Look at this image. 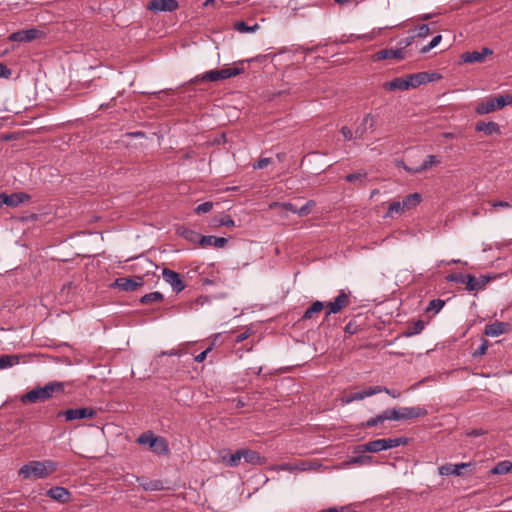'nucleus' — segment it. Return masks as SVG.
<instances>
[{"mask_svg": "<svg viewBox=\"0 0 512 512\" xmlns=\"http://www.w3.org/2000/svg\"><path fill=\"white\" fill-rule=\"evenodd\" d=\"M58 467V462L53 460H33L23 465L19 469L18 474L24 480L29 479L31 477L43 479L57 471Z\"/></svg>", "mask_w": 512, "mask_h": 512, "instance_id": "nucleus-1", "label": "nucleus"}, {"mask_svg": "<svg viewBox=\"0 0 512 512\" xmlns=\"http://www.w3.org/2000/svg\"><path fill=\"white\" fill-rule=\"evenodd\" d=\"M64 392V383L58 381H52L44 386H38L34 389L30 390L26 394L21 397V402L26 403H39L44 402L53 397L55 393H63Z\"/></svg>", "mask_w": 512, "mask_h": 512, "instance_id": "nucleus-2", "label": "nucleus"}, {"mask_svg": "<svg viewBox=\"0 0 512 512\" xmlns=\"http://www.w3.org/2000/svg\"><path fill=\"white\" fill-rule=\"evenodd\" d=\"M244 72L243 67L234 66L222 69H214L205 72L202 75L196 76L193 80L194 83L198 82H217L220 80H225L237 75H240Z\"/></svg>", "mask_w": 512, "mask_h": 512, "instance_id": "nucleus-3", "label": "nucleus"}, {"mask_svg": "<svg viewBox=\"0 0 512 512\" xmlns=\"http://www.w3.org/2000/svg\"><path fill=\"white\" fill-rule=\"evenodd\" d=\"M387 418L389 420L401 421V420H410L414 418L424 417L428 414V411L424 407L415 406V407H399V408H391L386 409Z\"/></svg>", "mask_w": 512, "mask_h": 512, "instance_id": "nucleus-4", "label": "nucleus"}, {"mask_svg": "<svg viewBox=\"0 0 512 512\" xmlns=\"http://www.w3.org/2000/svg\"><path fill=\"white\" fill-rule=\"evenodd\" d=\"M97 415V411L90 407L71 408L57 413V418L64 419L66 422H72L80 419H92Z\"/></svg>", "mask_w": 512, "mask_h": 512, "instance_id": "nucleus-5", "label": "nucleus"}, {"mask_svg": "<svg viewBox=\"0 0 512 512\" xmlns=\"http://www.w3.org/2000/svg\"><path fill=\"white\" fill-rule=\"evenodd\" d=\"M144 285V276H134L132 278L127 277H119L115 279L113 283H111V288H117L122 291L130 292L135 291L139 287Z\"/></svg>", "mask_w": 512, "mask_h": 512, "instance_id": "nucleus-6", "label": "nucleus"}, {"mask_svg": "<svg viewBox=\"0 0 512 512\" xmlns=\"http://www.w3.org/2000/svg\"><path fill=\"white\" fill-rule=\"evenodd\" d=\"M351 293L346 292L345 290H340L339 294L335 297L333 301H329L326 303L327 313L326 316L330 314H337L343 308L347 307L350 304Z\"/></svg>", "mask_w": 512, "mask_h": 512, "instance_id": "nucleus-7", "label": "nucleus"}, {"mask_svg": "<svg viewBox=\"0 0 512 512\" xmlns=\"http://www.w3.org/2000/svg\"><path fill=\"white\" fill-rule=\"evenodd\" d=\"M43 36V31L36 28H31L27 30H19L17 32H14L9 35L8 39L9 41L14 42H30Z\"/></svg>", "mask_w": 512, "mask_h": 512, "instance_id": "nucleus-8", "label": "nucleus"}, {"mask_svg": "<svg viewBox=\"0 0 512 512\" xmlns=\"http://www.w3.org/2000/svg\"><path fill=\"white\" fill-rule=\"evenodd\" d=\"M147 8L154 12H173L179 8L176 0H150Z\"/></svg>", "mask_w": 512, "mask_h": 512, "instance_id": "nucleus-9", "label": "nucleus"}, {"mask_svg": "<svg viewBox=\"0 0 512 512\" xmlns=\"http://www.w3.org/2000/svg\"><path fill=\"white\" fill-rule=\"evenodd\" d=\"M163 279L171 285L174 292L179 293L184 290L185 284L179 273L168 268L162 270Z\"/></svg>", "mask_w": 512, "mask_h": 512, "instance_id": "nucleus-10", "label": "nucleus"}, {"mask_svg": "<svg viewBox=\"0 0 512 512\" xmlns=\"http://www.w3.org/2000/svg\"><path fill=\"white\" fill-rule=\"evenodd\" d=\"M407 57V51L403 48L396 49H382L373 55V60L380 61L386 59L403 60Z\"/></svg>", "mask_w": 512, "mask_h": 512, "instance_id": "nucleus-11", "label": "nucleus"}, {"mask_svg": "<svg viewBox=\"0 0 512 512\" xmlns=\"http://www.w3.org/2000/svg\"><path fill=\"white\" fill-rule=\"evenodd\" d=\"M469 466H471V463H458V464L446 463L444 465H441L438 468V473L441 476H449V475L461 476V475H463L462 470Z\"/></svg>", "mask_w": 512, "mask_h": 512, "instance_id": "nucleus-12", "label": "nucleus"}, {"mask_svg": "<svg viewBox=\"0 0 512 512\" xmlns=\"http://www.w3.org/2000/svg\"><path fill=\"white\" fill-rule=\"evenodd\" d=\"M436 74H429L427 72H419L416 74H410L407 76L408 85L410 88H417L422 84L429 83L435 79Z\"/></svg>", "mask_w": 512, "mask_h": 512, "instance_id": "nucleus-13", "label": "nucleus"}, {"mask_svg": "<svg viewBox=\"0 0 512 512\" xmlns=\"http://www.w3.org/2000/svg\"><path fill=\"white\" fill-rule=\"evenodd\" d=\"M493 51L488 48L484 47L481 49V51H472V52H466L462 55V59L465 63H475V62H483L485 58L489 55H492Z\"/></svg>", "mask_w": 512, "mask_h": 512, "instance_id": "nucleus-14", "label": "nucleus"}, {"mask_svg": "<svg viewBox=\"0 0 512 512\" xmlns=\"http://www.w3.org/2000/svg\"><path fill=\"white\" fill-rule=\"evenodd\" d=\"M385 445H384V439H377L373 441H369L365 444L358 445L354 452L356 453H363V452H371V453H377L380 451H384Z\"/></svg>", "mask_w": 512, "mask_h": 512, "instance_id": "nucleus-15", "label": "nucleus"}, {"mask_svg": "<svg viewBox=\"0 0 512 512\" xmlns=\"http://www.w3.org/2000/svg\"><path fill=\"white\" fill-rule=\"evenodd\" d=\"M375 127V119L372 114L368 113L362 119V122L355 129V139H362L368 129L373 130Z\"/></svg>", "mask_w": 512, "mask_h": 512, "instance_id": "nucleus-16", "label": "nucleus"}, {"mask_svg": "<svg viewBox=\"0 0 512 512\" xmlns=\"http://www.w3.org/2000/svg\"><path fill=\"white\" fill-rule=\"evenodd\" d=\"M46 494L51 499L60 503H67L71 498L70 492L66 488L60 486L50 488Z\"/></svg>", "mask_w": 512, "mask_h": 512, "instance_id": "nucleus-17", "label": "nucleus"}, {"mask_svg": "<svg viewBox=\"0 0 512 512\" xmlns=\"http://www.w3.org/2000/svg\"><path fill=\"white\" fill-rule=\"evenodd\" d=\"M30 199V196L26 193H13L11 195H7L3 193L2 202L6 204L9 207H16L19 204L28 201Z\"/></svg>", "mask_w": 512, "mask_h": 512, "instance_id": "nucleus-18", "label": "nucleus"}, {"mask_svg": "<svg viewBox=\"0 0 512 512\" xmlns=\"http://www.w3.org/2000/svg\"><path fill=\"white\" fill-rule=\"evenodd\" d=\"M220 459L229 467H237L241 461L240 449L236 450L234 453H230L228 450L221 451Z\"/></svg>", "mask_w": 512, "mask_h": 512, "instance_id": "nucleus-19", "label": "nucleus"}, {"mask_svg": "<svg viewBox=\"0 0 512 512\" xmlns=\"http://www.w3.org/2000/svg\"><path fill=\"white\" fill-rule=\"evenodd\" d=\"M228 240L225 237H217L213 235L201 236L200 245L202 247L213 246L216 248H223L226 246Z\"/></svg>", "mask_w": 512, "mask_h": 512, "instance_id": "nucleus-20", "label": "nucleus"}, {"mask_svg": "<svg viewBox=\"0 0 512 512\" xmlns=\"http://www.w3.org/2000/svg\"><path fill=\"white\" fill-rule=\"evenodd\" d=\"M150 449L158 455L169 454V447H168L167 440L161 436H156L152 440Z\"/></svg>", "mask_w": 512, "mask_h": 512, "instance_id": "nucleus-21", "label": "nucleus"}, {"mask_svg": "<svg viewBox=\"0 0 512 512\" xmlns=\"http://www.w3.org/2000/svg\"><path fill=\"white\" fill-rule=\"evenodd\" d=\"M508 324L504 322H494L486 325L484 334L490 337H497L507 331Z\"/></svg>", "mask_w": 512, "mask_h": 512, "instance_id": "nucleus-22", "label": "nucleus"}, {"mask_svg": "<svg viewBox=\"0 0 512 512\" xmlns=\"http://www.w3.org/2000/svg\"><path fill=\"white\" fill-rule=\"evenodd\" d=\"M383 88L385 90H389V91L408 90L409 89L408 79H407V77L406 78H402V77L394 78L391 81L385 82L383 84Z\"/></svg>", "mask_w": 512, "mask_h": 512, "instance_id": "nucleus-23", "label": "nucleus"}, {"mask_svg": "<svg viewBox=\"0 0 512 512\" xmlns=\"http://www.w3.org/2000/svg\"><path fill=\"white\" fill-rule=\"evenodd\" d=\"M421 201H422L421 194L415 192V193L405 196L403 198V200L400 202L406 212V211L416 208L421 203Z\"/></svg>", "mask_w": 512, "mask_h": 512, "instance_id": "nucleus-24", "label": "nucleus"}, {"mask_svg": "<svg viewBox=\"0 0 512 512\" xmlns=\"http://www.w3.org/2000/svg\"><path fill=\"white\" fill-rule=\"evenodd\" d=\"M475 130L478 132H483L486 135H491L494 133H500V126L496 122L480 121V122L476 123Z\"/></svg>", "mask_w": 512, "mask_h": 512, "instance_id": "nucleus-25", "label": "nucleus"}, {"mask_svg": "<svg viewBox=\"0 0 512 512\" xmlns=\"http://www.w3.org/2000/svg\"><path fill=\"white\" fill-rule=\"evenodd\" d=\"M241 459L243 458L246 463L249 464H262V457L253 450L240 449Z\"/></svg>", "mask_w": 512, "mask_h": 512, "instance_id": "nucleus-26", "label": "nucleus"}, {"mask_svg": "<svg viewBox=\"0 0 512 512\" xmlns=\"http://www.w3.org/2000/svg\"><path fill=\"white\" fill-rule=\"evenodd\" d=\"M439 164L440 160L435 155H428L421 165L415 167L414 173H421Z\"/></svg>", "mask_w": 512, "mask_h": 512, "instance_id": "nucleus-27", "label": "nucleus"}, {"mask_svg": "<svg viewBox=\"0 0 512 512\" xmlns=\"http://www.w3.org/2000/svg\"><path fill=\"white\" fill-rule=\"evenodd\" d=\"M178 233L183 237L185 238L186 240L192 242V243H199L200 244V240H201V234H199L198 232L196 231H193L189 228H186V227H181L178 229Z\"/></svg>", "mask_w": 512, "mask_h": 512, "instance_id": "nucleus-28", "label": "nucleus"}, {"mask_svg": "<svg viewBox=\"0 0 512 512\" xmlns=\"http://www.w3.org/2000/svg\"><path fill=\"white\" fill-rule=\"evenodd\" d=\"M326 307V304H324L321 301H315L311 304L310 307L306 309L302 316V320H308L311 319L315 314L321 312L323 308Z\"/></svg>", "mask_w": 512, "mask_h": 512, "instance_id": "nucleus-29", "label": "nucleus"}, {"mask_svg": "<svg viewBox=\"0 0 512 512\" xmlns=\"http://www.w3.org/2000/svg\"><path fill=\"white\" fill-rule=\"evenodd\" d=\"M512 471V462L508 460L498 462L491 470V474L502 475Z\"/></svg>", "mask_w": 512, "mask_h": 512, "instance_id": "nucleus-30", "label": "nucleus"}, {"mask_svg": "<svg viewBox=\"0 0 512 512\" xmlns=\"http://www.w3.org/2000/svg\"><path fill=\"white\" fill-rule=\"evenodd\" d=\"M495 110H497V109H496L495 104L491 98L488 99L486 102L479 103L475 107V112L478 115L489 114V113L494 112Z\"/></svg>", "mask_w": 512, "mask_h": 512, "instance_id": "nucleus-31", "label": "nucleus"}, {"mask_svg": "<svg viewBox=\"0 0 512 512\" xmlns=\"http://www.w3.org/2000/svg\"><path fill=\"white\" fill-rule=\"evenodd\" d=\"M405 212L400 201L390 202L385 213L386 218H394L395 215H401Z\"/></svg>", "mask_w": 512, "mask_h": 512, "instance_id": "nucleus-32", "label": "nucleus"}, {"mask_svg": "<svg viewBox=\"0 0 512 512\" xmlns=\"http://www.w3.org/2000/svg\"><path fill=\"white\" fill-rule=\"evenodd\" d=\"M20 362V356L18 355H2L0 356V369H6L13 367Z\"/></svg>", "mask_w": 512, "mask_h": 512, "instance_id": "nucleus-33", "label": "nucleus"}, {"mask_svg": "<svg viewBox=\"0 0 512 512\" xmlns=\"http://www.w3.org/2000/svg\"><path fill=\"white\" fill-rule=\"evenodd\" d=\"M425 327V324L422 320H417L412 325H410L403 333L402 335L405 337H411L414 335H417L423 331Z\"/></svg>", "mask_w": 512, "mask_h": 512, "instance_id": "nucleus-34", "label": "nucleus"}, {"mask_svg": "<svg viewBox=\"0 0 512 512\" xmlns=\"http://www.w3.org/2000/svg\"><path fill=\"white\" fill-rule=\"evenodd\" d=\"M386 416H388V415H387L386 410H384L381 414H379L375 417H372V418L368 419L366 422L362 423L361 428H371L380 423H383L385 420H389V418H387Z\"/></svg>", "mask_w": 512, "mask_h": 512, "instance_id": "nucleus-35", "label": "nucleus"}, {"mask_svg": "<svg viewBox=\"0 0 512 512\" xmlns=\"http://www.w3.org/2000/svg\"><path fill=\"white\" fill-rule=\"evenodd\" d=\"M367 179V172L364 170H359L355 173L348 174L345 177V180L350 183H358L362 185L364 181Z\"/></svg>", "mask_w": 512, "mask_h": 512, "instance_id": "nucleus-36", "label": "nucleus"}, {"mask_svg": "<svg viewBox=\"0 0 512 512\" xmlns=\"http://www.w3.org/2000/svg\"><path fill=\"white\" fill-rule=\"evenodd\" d=\"M234 29L240 33H252L259 29V25L257 23L248 25L244 21H237L234 23Z\"/></svg>", "mask_w": 512, "mask_h": 512, "instance_id": "nucleus-37", "label": "nucleus"}, {"mask_svg": "<svg viewBox=\"0 0 512 512\" xmlns=\"http://www.w3.org/2000/svg\"><path fill=\"white\" fill-rule=\"evenodd\" d=\"M163 300V294L160 292H151L141 297L140 302L144 305L152 302H161Z\"/></svg>", "mask_w": 512, "mask_h": 512, "instance_id": "nucleus-38", "label": "nucleus"}, {"mask_svg": "<svg viewBox=\"0 0 512 512\" xmlns=\"http://www.w3.org/2000/svg\"><path fill=\"white\" fill-rule=\"evenodd\" d=\"M371 463H372V457L367 456V455L354 456L345 462L346 465H350V464L368 465Z\"/></svg>", "mask_w": 512, "mask_h": 512, "instance_id": "nucleus-39", "label": "nucleus"}, {"mask_svg": "<svg viewBox=\"0 0 512 512\" xmlns=\"http://www.w3.org/2000/svg\"><path fill=\"white\" fill-rule=\"evenodd\" d=\"M495 104L496 109H501L506 105L512 104V95L497 96L491 98Z\"/></svg>", "mask_w": 512, "mask_h": 512, "instance_id": "nucleus-40", "label": "nucleus"}, {"mask_svg": "<svg viewBox=\"0 0 512 512\" xmlns=\"http://www.w3.org/2000/svg\"><path fill=\"white\" fill-rule=\"evenodd\" d=\"M384 439V445H385V449L388 450V449H391V448H395V447H398L400 445H405L407 443V439L406 438H383Z\"/></svg>", "mask_w": 512, "mask_h": 512, "instance_id": "nucleus-41", "label": "nucleus"}, {"mask_svg": "<svg viewBox=\"0 0 512 512\" xmlns=\"http://www.w3.org/2000/svg\"><path fill=\"white\" fill-rule=\"evenodd\" d=\"M466 288L469 291L479 290L481 288L480 282L471 274H466Z\"/></svg>", "mask_w": 512, "mask_h": 512, "instance_id": "nucleus-42", "label": "nucleus"}, {"mask_svg": "<svg viewBox=\"0 0 512 512\" xmlns=\"http://www.w3.org/2000/svg\"><path fill=\"white\" fill-rule=\"evenodd\" d=\"M213 222H214L215 227H219V226L233 227V226H235L234 220L229 215H224L220 218H215L213 220Z\"/></svg>", "mask_w": 512, "mask_h": 512, "instance_id": "nucleus-43", "label": "nucleus"}, {"mask_svg": "<svg viewBox=\"0 0 512 512\" xmlns=\"http://www.w3.org/2000/svg\"><path fill=\"white\" fill-rule=\"evenodd\" d=\"M364 399V395L362 394V391L351 393L349 395L341 397V402L343 404H350L353 401H360Z\"/></svg>", "mask_w": 512, "mask_h": 512, "instance_id": "nucleus-44", "label": "nucleus"}, {"mask_svg": "<svg viewBox=\"0 0 512 512\" xmlns=\"http://www.w3.org/2000/svg\"><path fill=\"white\" fill-rule=\"evenodd\" d=\"M316 203L313 200L307 201L303 206L299 207L298 215L303 217L307 216L311 213L312 209L315 207Z\"/></svg>", "mask_w": 512, "mask_h": 512, "instance_id": "nucleus-45", "label": "nucleus"}, {"mask_svg": "<svg viewBox=\"0 0 512 512\" xmlns=\"http://www.w3.org/2000/svg\"><path fill=\"white\" fill-rule=\"evenodd\" d=\"M155 437L156 436L152 432H144L138 437L137 442L140 445H148L150 447L151 442Z\"/></svg>", "mask_w": 512, "mask_h": 512, "instance_id": "nucleus-46", "label": "nucleus"}, {"mask_svg": "<svg viewBox=\"0 0 512 512\" xmlns=\"http://www.w3.org/2000/svg\"><path fill=\"white\" fill-rule=\"evenodd\" d=\"M442 39V36L441 35H436L435 37H433V39L429 42L428 45H425L423 46L421 49H420V53L422 54H425L427 52H429L431 49H433L434 47H436L440 41Z\"/></svg>", "mask_w": 512, "mask_h": 512, "instance_id": "nucleus-47", "label": "nucleus"}, {"mask_svg": "<svg viewBox=\"0 0 512 512\" xmlns=\"http://www.w3.org/2000/svg\"><path fill=\"white\" fill-rule=\"evenodd\" d=\"M445 302L441 299L431 300L428 304L427 311L438 313L444 306Z\"/></svg>", "mask_w": 512, "mask_h": 512, "instance_id": "nucleus-48", "label": "nucleus"}, {"mask_svg": "<svg viewBox=\"0 0 512 512\" xmlns=\"http://www.w3.org/2000/svg\"><path fill=\"white\" fill-rule=\"evenodd\" d=\"M415 31H416V34H414L413 36L424 38L430 34V27L428 24H422V25L418 26L415 29Z\"/></svg>", "mask_w": 512, "mask_h": 512, "instance_id": "nucleus-49", "label": "nucleus"}, {"mask_svg": "<svg viewBox=\"0 0 512 512\" xmlns=\"http://www.w3.org/2000/svg\"><path fill=\"white\" fill-rule=\"evenodd\" d=\"M489 347V342L485 339L482 340L481 345L473 352V357L477 358L484 355Z\"/></svg>", "mask_w": 512, "mask_h": 512, "instance_id": "nucleus-50", "label": "nucleus"}, {"mask_svg": "<svg viewBox=\"0 0 512 512\" xmlns=\"http://www.w3.org/2000/svg\"><path fill=\"white\" fill-rule=\"evenodd\" d=\"M213 208V203L212 202H204L202 204H199L196 208H195V212L197 214H202V213H208L212 210Z\"/></svg>", "mask_w": 512, "mask_h": 512, "instance_id": "nucleus-51", "label": "nucleus"}, {"mask_svg": "<svg viewBox=\"0 0 512 512\" xmlns=\"http://www.w3.org/2000/svg\"><path fill=\"white\" fill-rule=\"evenodd\" d=\"M383 392L382 386H372L362 391L364 398Z\"/></svg>", "mask_w": 512, "mask_h": 512, "instance_id": "nucleus-52", "label": "nucleus"}, {"mask_svg": "<svg viewBox=\"0 0 512 512\" xmlns=\"http://www.w3.org/2000/svg\"><path fill=\"white\" fill-rule=\"evenodd\" d=\"M270 163H272V158H260L256 163L253 164L254 169H264Z\"/></svg>", "mask_w": 512, "mask_h": 512, "instance_id": "nucleus-53", "label": "nucleus"}, {"mask_svg": "<svg viewBox=\"0 0 512 512\" xmlns=\"http://www.w3.org/2000/svg\"><path fill=\"white\" fill-rule=\"evenodd\" d=\"M277 470H283V471H294V470H304V467H299L296 465H293L291 463H283L276 468Z\"/></svg>", "mask_w": 512, "mask_h": 512, "instance_id": "nucleus-54", "label": "nucleus"}, {"mask_svg": "<svg viewBox=\"0 0 512 512\" xmlns=\"http://www.w3.org/2000/svg\"><path fill=\"white\" fill-rule=\"evenodd\" d=\"M414 39H415V36H413V35L401 39L398 42L399 48H403V50H406V48L409 47L413 43Z\"/></svg>", "mask_w": 512, "mask_h": 512, "instance_id": "nucleus-55", "label": "nucleus"}, {"mask_svg": "<svg viewBox=\"0 0 512 512\" xmlns=\"http://www.w3.org/2000/svg\"><path fill=\"white\" fill-rule=\"evenodd\" d=\"M341 133H342L344 139L347 141H350L353 138H355V132L353 133L352 130L347 126H343L341 128Z\"/></svg>", "mask_w": 512, "mask_h": 512, "instance_id": "nucleus-56", "label": "nucleus"}, {"mask_svg": "<svg viewBox=\"0 0 512 512\" xmlns=\"http://www.w3.org/2000/svg\"><path fill=\"white\" fill-rule=\"evenodd\" d=\"M465 275L466 274H461V273H458V274H451L448 279L451 280V281H454L456 283H460V284H466V278H465Z\"/></svg>", "mask_w": 512, "mask_h": 512, "instance_id": "nucleus-57", "label": "nucleus"}, {"mask_svg": "<svg viewBox=\"0 0 512 512\" xmlns=\"http://www.w3.org/2000/svg\"><path fill=\"white\" fill-rule=\"evenodd\" d=\"M11 76V70L3 63H0V77L8 79Z\"/></svg>", "mask_w": 512, "mask_h": 512, "instance_id": "nucleus-58", "label": "nucleus"}, {"mask_svg": "<svg viewBox=\"0 0 512 512\" xmlns=\"http://www.w3.org/2000/svg\"><path fill=\"white\" fill-rule=\"evenodd\" d=\"M211 350H212V345H210L207 349H205L203 352H201L200 354H198V355L194 358V360H195L196 362H199V363H200V362H203V361L206 359L207 354H208Z\"/></svg>", "mask_w": 512, "mask_h": 512, "instance_id": "nucleus-59", "label": "nucleus"}, {"mask_svg": "<svg viewBox=\"0 0 512 512\" xmlns=\"http://www.w3.org/2000/svg\"><path fill=\"white\" fill-rule=\"evenodd\" d=\"M319 512H352V510L349 509L348 507H341V508L330 507L328 509H324Z\"/></svg>", "mask_w": 512, "mask_h": 512, "instance_id": "nucleus-60", "label": "nucleus"}, {"mask_svg": "<svg viewBox=\"0 0 512 512\" xmlns=\"http://www.w3.org/2000/svg\"><path fill=\"white\" fill-rule=\"evenodd\" d=\"M282 206H283V209H285L286 211H289V212H292V213L298 215L299 207H297L295 204H293V203H284Z\"/></svg>", "mask_w": 512, "mask_h": 512, "instance_id": "nucleus-61", "label": "nucleus"}, {"mask_svg": "<svg viewBox=\"0 0 512 512\" xmlns=\"http://www.w3.org/2000/svg\"><path fill=\"white\" fill-rule=\"evenodd\" d=\"M249 336H250V331H249V330H246V331H244V332H242V333L238 334V335L236 336V340H235V341H236L237 343H240V342H242V341L246 340Z\"/></svg>", "mask_w": 512, "mask_h": 512, "instance_id": "nucleus-62", "label": "nucleus"}, {"mask_svg": "<svg viewBox=\"0 0 512 512\" xmlns=\"http://www.w3.org/2000/svg\"><path fill=\"white\" fill-rule=\"evenodd\" d=\"M382 389H383V392L387 393L388 395H390L393 398H399L401 395V393L398 390H391L386 387H382Z\"/></svg>", "mask_w": 512, "mask_h": 512, "instance_id": "nucleus-63", "label": "nucleus"}, {"mask_svg": "<svg viewBox=\"0 0 512 512\" xmlns=\"http://www.w3.org/2000/svg\"><path fill=\"white\" fill-rule=\"evenodd\" d=\"M344 330H345V332H346V333H349V334H354V333H356V329H355V327H354V325H353V323H352V322H349V323L345 326V329H344Z\"/></svg>", "mask_w": 512, "mask_h": 512, "instance_id": "nucleus-64", "label": "nucleus"}]
</instances>
